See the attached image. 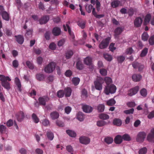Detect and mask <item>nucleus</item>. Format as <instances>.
<instances>
[{
  "mask_svg": "<svg viewBox=\"0 0 154 154\" xmlns=\"http://www.w3.org/2000/svg\"><path fill=\"white\" fill-rule=\"evenodd\" d=\"M17 120L19 122H21L24 118L25 115L23 112H20L17 115Z\"/></svg>",
  "mask_w": 154,
  "mask_h": 154,
  "instance_id": "aec40b11",
  "label": "nucleus"
},
{
  "mask_svg": "<svg viewBox=\"0 0 154 154\" xmlns=\"http://www.w3.org/2000/svg\"><path fill=\"white\" fill-rule=\"evenodd\" d=\"M116 103L115 100L114 99H111L106 102L107 104L109 106H112L113 105Z\"/></svg>",
  "mask_w": 154,
  "mask_h": 154,
  "instance_id": "37998d69",
  "label": "nucleus"
},
{
  "mask_svg": "<svg viewBox=\"0 0 154 154\" xmlns=\"http://www.w3.org/2000/svg\"><path fill=\"white\" fill-rule=\"evenodd\" d=\"M103 57L106 60L108 61H111L112 59V56L107 54H103Z\"/></svg>",
  "mask_w": 154,
  "mask_h": 154,
  "instance_id": "e433bc0d",
  "label": "nucleus"
},
{
  "mask_svg": "<svg viewBox=\"0 0 154 154\" xmlns=\"http://www.w3.org/2000/svg\"><path fill=\"white\" fill-rule=\"evenodd\" d=\"M80 81V79L78 77H74L72 78V82L75 85H78Z\"/></svg>",
  "mask_w": 154,
  "mask_h": 154,
  "instance_id": "473e14b6",
  "label": "nucleus"
},
{
  "mask_svg": "<svg viewBox=\"0 0 154 154\" xmlns=\"http://www.w3.org/2000/svg\"><path fill=\"white\" fill-rule=\"evenodd\" d=\"M42 123L44 126H47L50 125V122L48 119H45L42 121Z\"/></svg>",
  "mask_w": 154,
  "mask_h": 154,
  "instance_id": "864d4df0",
  "label": "nucleus"
},
{
  "mask_svg": "<svg viewBox=\"0 0 154 154\" xmlns=\"http://www.w3.org/2000/svg\"><path fill=\"white\" fill-rule=\"evenodd\" d=\"M2 17V18L7 21H8L9 20L10 17L9 14L6 12H4L1 15Z\"/></svg>",
  "mask_w": 154,
  "mask_h": 154,
  "instance_id": "b1692460",
  "label": "nucleus"
},
{
  "mask_svg": "<svg viewBox=\"0 0 154 154\" xmlns=\"http://www.w3.org/2000/svg\"><path fill=\"white\" fill-rule=\"evenodd\" d=\"M64 91L63 90H60L57 91V95L59 98H62L64 96Z\"/></svg>",
  "mask_w": 154,
  "mask_h": 154,
  "instance_id": "8fccbe9b",
  "label": "nucleus"
},
{
  "mask_svg": "<svg viewBox=\"0 0 154 154\" xmlns=\"http://www.w3.org/2000/svg\"><path fill=\"white\" fill-rule=\"evenodd\" d=\"M77 118L80 121H82L84 118V116L81 112H79L78 113Z\"/></svg>",
  "mask_w": 154,
  "mask_h": 154,
  "instance_id": "c85d7f7f",
  "label": "nucleus"
},
{
  "mask_svg": "<svg viewBox=\"0 0 154 154\" xmlns=\"http://www.w3.org/2000/svg\"><path fill=\"white\" fill-rule=\"evenodd\" d=\"M134 111V108H131L130 109L125 110L124 111V112L126 114H133Z\"/></svg>",
  "mask_w": 154,
  "mask_h": 154,
  "instance_id": "13d9d810",
  "label": "nucleus"
},
{
  "mask_svg": "<svg viewBox=\"0 0 154 154\" xmlns=\"http://www.w3.org/2000/svg\"><path fill=\"white\" fill-rule=\"evenodd\" d=\"M116 87L113 84L106 85L104 90V93L106 95H108L109 93L114 94L116 92Z\"/></svg>",
  "mask_w": 154,
  "mask_h": 154,
  "instance_id": "7ed1b4c3",
  "label": "nucleus"
},
{
  "mask_svg": "<svg viewBox=\"0 0 154 154\" xmlns=\"http://www.w3.org/2000/svg\"><path fill=\"white\" fill-rule=\"evenodd\" d=\"M120 3V2L118 0H114L111 2V5L112 8H116L119 6Z\"/></svg>",
  "mask_w": 154,
  "mask_h": 154,
  "instance_id": "c756f323",
  "label": "nucleus"
},
{
  "mask_svg": "<svg viewBox=\"0 0 154 154\" xmlns=\"http://www.w3.org/2000/svg\"><path fill=\"white\" fill-rule=\"evenodd\" d=\"M72 75V72L70 70H68L66 71L65 73V75L68 77H70Z\"/></svg>",
  "mask_w": 154,
  "mask_h": 154,
  "instance_id": "e2e57ef3",
  "label": "nucleus"
},
{
  "mask_svg": "<svg viewBox=\"0 0 154 154\" xmlns=\"http://www.w3.org/2000/svg\"><path fill=\"white\" fill-rule=\"evenodd\" d=\"M148 48H144L140 54V56L141 57L145 56L148 53Z\"/></svg>",
  "mask_w": 154,
  "mask_h": 154,
  "instance_id": "f704fd0d",
  "label": "nucleus"
},
{
  "mask_svg": "<svg viewBox=\"0 0 154 154\" xmlns=\"http://www.w3.org/2000/svg\"><path fill=\"white\" fill-rule=\"evenodd\" d=\"M149 45H154V35L150 36L149 39Z\"/></svg>",
  "mask_w": 154,
  "mask_h": 154,
  "instance_id": "6e6d98bb",
  "label": "nucleus"
},
{
  "mask_svg": "<svg viewBox=\"0 0 154 154\" xmlns=\"http://www.w3.org/2000/svg\"><path fill=\"white\" fill-rule=\"evenodd\" d=\"M146 134L144 132H140L139 133L137 136L136 141L138 142H143L146 137Z\"/></svg>",
  "mask_w": 154,
  "mask_h": 154,
  "instance_id": "423d86ee",
  "label": "nucleus"
},
{
  "mask_svg": "<svg viewBox=\"0 0 154 154\" xmlns=\"http://www.w3.org/2000/svg\"><path fill=\"white\" fill-rule=\"evenodd\" d=\"M99 118L102 119L106 120L109 119V116L105 113H101L99 115Z\"/></svg>",
  "mask_w": 154,
  "mask_h": 154,
  "instance_id": "cd10ccee",
  "label": "nucleus"
},
{
  "mask_svg": "<svg viewBox=\"0 0 154 154\" xmlns=\"http://www.w3.org/2000/svg\"><path fill=\"white\" fill-rule=\"evenodd\" d=\"M50 116L52 119L55 120L59 118V114L57 112L54 111L50 113Z\"/></svg>",
  "mask_w": 154,
  "mask_h": 154,
  "instance_id": "f3484780",
  "label": "nucleus"
},
{
  "mask_svg": "<svg viewBox=\"0 0 154 154\" xmlns=\"http://www.w3.org/2000/svg\"><path fill=\"white\" fill-rule=\"evenodd\" d=\"M125 59V57L123 56H120L117 57V60L119 63H122Z\"/></svg>",
  "mask_w": 154,
  "mask_h": 154,
  "instance_id": "680f3d73",
  "label": "nucleus"
},
{
  "mask_svg": "<svg viewBox=\"0 0 154 154\" xmlns=\"http://www.w3.org/2000/svg\"><path fill=\"white\" fill-rule=\"evenodd\" d=\"M37 79L39 81H43L45 78L44 75L43 74H38L36 75Z\"/></svg>",
  "mask_w": 154,
  "mask_h": 154,
  "instance_id": "49530a36",
  "label": "nucleus"
},
{
  "mask_svg": "<svg viewBox=\"0 0 154 154\" xmlns=\"http://www.w3.org/2000/svg\"><path fill=\"white\" fill-rule=\"evenodd\" d=\"M105 81L107 85H109L112 82V79L108 77H105L104 79V81Z\"/></svg>",
  "mask_w": 154,
  "mask_h": 154,
  "instance_id": "2f4dec72",
  "label": "nucleus"
},
{
  "mask_svg": "<svg viewBox=\"0 0 154 154\" xmlns=\"http://www.w3.org/2000/svg\"><path fill=\"white\" fill-rule=\"evenodd\" d=\"M12 65L15 68H17L19 66V63L17 60H14L12 62Z\"/></svg>",
  "mask_w": 154,
  "mask_h": 154,
  "instance_id": "69168bd1",
  "label": "nucleus"
},
{
  "mask_svg": "<svg viewBox=\"0 0 154 154\" xmlns=\"http://www.w3.org/2000/svg\"><path fill=\"white\" fill-rule=\"evenodd\" d=\"M82 109L83 111L86 113H90L93 110V108L89 105H85L83 106Z\"/></svg>",
  "mask_w": 154,
  "mask_h": 154,
  "instance_id": "f8f14e48",
  "label": "nucleus"
},
{
  "mask_svg": "<svg viewBox=\"0 0 154 154\" xmlns=\"http://www.w3.org/2000/svg\"><path fill=\"white\" fill-rule=\"evenodd\" d=\"M122 136L120 135H118L115 137L114 141L116 144H119L122 142Z\"/></svg>",
  "mask_w": 154,
  "mask_h": 154,
  "instance_id": "dca6fc26",
  "label": "nucleus"
},
{
  "mask_svg": "<svg viewBox=\"0 0 154 154\" xmlns=\"http://www.w3.org/2000/svg\"><path fill=\"white\" fill-rule=\"evenodd\" d=\"M76 67L78 69L81 70L82 69L83 65L82 63L81 62L78 61L76 63Z\"/></svg>",
  "mask_w": 154,
  "mask_h": 154,
  "instance_id": "5fc2aeb1",
  "label": "nucleus"
},
{
  "mask_svg": "<svg viewBox=\"0 0 154 154\" xmlns=\"http://www.w3.org/2000/svg\"><path fill=\"white\" fill-rule=\"evenodd\" d=\"M64 94L66 97H69L71 95L72 90L69 87H67L64 91Z\"/></svg>",
  "mask_w": 154,
  "mask_h": 154,
  "instance_id": "6ab92c4d",
  "label": "nucleus"
},
{
  "mask_svg": "<svg viewBox=\"0 0 154 154\" xmlns=\"http://www.w3.org/2000/svg\"><path fill=\"white\" fill-rule=\"evenodd\" d=\"M110 40V38L109 37L103 39L99 44V48L101 49L106 48L109 45Z\"/></svg>",
  "mask_w": 154,
  "mask_h": 154,
  "instance_id": "39448f33",
  "label": "nucleus"
},
{
  "mask_svg": "<svg viewBox=\"0 0 154 154\" xmlns=\"http://www.w3.org/2000/svg\"><path fill=\"white\" fill-rule=\"evenodd\" d=\"M123 31V29L121 27H118L116 28L115 30V35L116 36L121 34Z\"/></svg>",
  "mask_w": 154,
  "mask_h": 154,
  "instance_id": "bb28decb",
  "label": "nucleus"
},
{
  "mask_svg": "<svg viewBox=\"0 0 154 154\" xmlns=\"http://www.w3.org/2000/svg\"><path fill=\"white\" fill-rule=\"evenodd\" d=\"M127 105L129 107H134L135 105L136 104L134 102H130L127 103Z\"/></svg>",
  "mask_w": 154,
  "mask_h": 154,
  "instance_id": "0e129e2a",
  "label": "nucleus"
},
{
  "mask_svg": "<svg viewBox=\"0 0 154 154\" xmlns=\"http://www.w3.org/2000/svg\"><path fill=\"white\" fill-rule=\"evenodd\" d=\"M67 134L72 137H75L76 136V133L73 131L68 130L66 131Z\"/></svg>",
  "mask_w": 154,
  "mask_h": 154,
  "instance_id": "72a5a7b5",
  "label": "nucleus"
},
{
  "mask_svg": "<svg viewBox=\"0 0 154 154\" xmlns=\"http://www.w3.org/2000/svg\"><path fill=\"white\" fill-rule=\"evenodd\" d=\"M92 61V58L89 57H87L84 60L85 63L87 65H90Z\"/></svg>",
  "mask_w": 154,
  "mask_h": 154,
  "instance_id": "a878e982",
  "label": "nucleus"
},
{
  "mask_svg": "<svg viewBox=\"0 0 154 154\" xmlns=\"http://www.w3.org/2000/svg\"><path fill=\"white\" fill-rule=\"evenodd\" d=\"M32 117L33 122L36 123H37L39 122V119L37 116V115L34 113L32 114Z\"/></svg>",
  "mask_w": 154,
  "mask_h": 154,
  "instance_id": "4c0bfd02",
  "label": "nucleus"
},
{
  "mask_svg": "<svg viewBox=\"0 0 154 154\" xmlns=\"http://www.w3.org/2000/svg\"><path fill=\"white\" fill-rule=\"evenodd\" d=\"M66 26L68 30L69 34L70 36V37L72 40H74L75 37L73 33L72 32L70 28L69 25L66 24Z\"/></svg>",
  "mask_w": 154,
  "mask_h": 154,
  "instance_id": "c9c22d12",
  "label": "nucleus"
},
{
  "mask_svg": "<svg viewBox=\"0 0 154 154\" xmlns=\"http://www.w3.org/2000/svg\"><path fill=\"white\" fill-rule=\"evenodd\" d=\"M73 54V51L71 50L67 51L66 54V56L67 59H69L71 57Z\"/></svg>",
  "mask_w": 154,
  "mask_h": 154,
  "instance_id": "a18cd8bd",
  "label": "nucleus"
},
{
  "mask_svg": "<svg viewBox=\"0 0 154 154\" xmlns=\"http://www.w3.org/2000/svg\"><path fill=\"white\" fill-rule=\"evenodd\" d=\"M15 82L18 88V91L21 92L22 90L20 80L18 78L16 77L15 79Z\"/></svg>",
  "mask_w": 154,
  "mask_h": 154,
  "instance_id": "a211bd4d",
  "label": "nucleus"
},
{
  "mask_svg": "<svg viewBox=\"0 0 154 154\" xmlns=\"http://www.w3.org/2000/svg\"><path fill=\"white\" fill-rule=\"evenodd\" d=\"M147 140L149 142H154V134H149L148 135L147 137Z\"/></svg>",
  "mask_w": 154,
  "mask_h": 154,
  "instance_id": "7c9ffc66",
  "label": "nucleus"
},
{
  "mask_svg": "<svg viewBox=\"0 0 154 154\" xmlns=\"http://www.w3.org/2000/svg\"><path fill=\"white\" fill-rule=\"evenodd\" d=\"M100 72L102 75L106 76L107 75V71L105 69H100Z\"/></svg>",
  "mask_w": 154,
  "mask_h": 154,
  "instance_id": "052dcab7",
  "label": "nucleus"
},
{
  "mask_svg": "<svg viewBox=\"0 0 154 154\" xmlns=\"http://www.w3.org/2000/svg\"><path fill=\"white\" fill-rule=\"evenodd\" d=\"M54 80V76L53 75H50L47 78L46 81L47 82H52Z\"/></svg>",
  "mask_w": 154,
  "mask_h": 154,
  "instance_id": "bf43d9fd",
  "label": "nucleus"
},
{
  "mask_svg": "<svg viewBox=\"0 0 154 154\" xmlns=\"http://www.w3.org/2000/svg\"><path fill=\"white\" fill-rule=\"evenodd\" d=\"M141 78V76L139 74H134L132 76V79L134 82L140 81Z\"/></svg>",
  "mask_w": 154,
  "mask_h": 154,
  "instance_id": "412c9836",
  "label": "nucleus"
},
{
  "mask_svg": "<svg viewBox=\"0 0 154 154\" xmlns=\"http://www.w3.org/2000/svg\"><path fill=\"white\" fill-rule=\"evenodd\" d=\"M15 37L16 38L17 42L20 44H22L24 40L23 36L21 35H16Z\"/></svg>",
  "mask_w": 154,
  "mask_h": 154,
  "instance_id": "2eb2a0df",
  "label": "nucleus"
},
{
  "mask_svg": "<svg viewBox=\"0 0 154 154\" xmlns=\"http://www.w3.org/2000/svg\"><path fill=\"white\" fill-rule=\"evenodd\" d=\"M55 65L54 63L53 62L50 63L45 67V71L47 73L52 72L55 69Z\"/></svg>",
  "mask_w": 154,
  "mask_h": 154,
  "instance_id": "20e7f679",
  "label": "nucleus"
},
{
  "mask_svg": "<svg viewBox=\"0 0 154 154\" xmlns=\"http://www.w3.org/2000/svg\"><path fill=\"white\" fill-rule=\"evenodd\" d=\"M26 64L28 67L31 69H33L34 68V66L33 63L29 61H27Z\"/></svg>",
  "mask_w": 154,
  "mask_h": 154,
  "instance_id": "79ce46f5",
  "label": "nucleus"
},
{
  "mask_svg": "<svg viewBox=\"0 0 154 154\" xmlns=\"http://www.w3.org/2000/svg\"><path fill=\"white\" fill-rule=\"evenodd\" d=\"M79 140L82 144L87 145L90 143V139L88 137L82 136L79 137Z\"/></svg>",
  "mask_w": 154,
  "mask_h": 154,
  "instance_id": "0eeeda50",
  "label": "nucleus"
},
{
  "mask_svg": "<svg viewBox=\"0 0 154 154\" xmlns=\"http://www.w3.org/2000/svg\"><path fill=\"white\" fill-rule=\"evenodd\" d=\"M105 109V106L103 104H99L97 106V109L99 112H103Z\"/></svg>",
  "mask_w": 154,
  "mask_h": 154,
  "instance_id": "393cba45",
  "label": "nucleus"
},
{
  "mask_svg": "<svg viewBox=\"0 0 154 154\" xmlns=\"http://www.w3.org/2000/svg\"><path fill=\"white\" fill-rule=\"evenodd\" d=\"M56 124L57 126L60 127H63L64 125L63 122L58 120L56 121Z\"/></svg>",
  "mask_w": 154,
  "mask_h": 154,
  "instance_id": "774afa93",
  "label": "nucleus"
},
{
  "mask_svg": "<svg viewBox=\"0 0 154 154\" xmlns=\"http://www.w3.org/2000/svg\"><path fill=\"white\" fill-rule=\"evenodd\" d=\"M113 124L115 125L119 126L121 125L122 122L121 120L119 119L115 118L113 120Z\"/></svg>",
  "mask_w": 154,
  "mask_h": 154,
  "instance_id": "4be33fe9",
  "label": "nucleus"
},
{
  "mask_svg": "<svg viewBox=\"0 0 154 154\" xmlns=\"http://www.w3.org/2000/svg\"><path fill=\"white\" fill-rule=\"evenodd\" d=\"M143 19L140 17L136 18L134 21V25L136 27H139L141 26L143 22Z\"/></svg>",
  "mask_w": 154,
  "mask_h": 154,
  "instance_id": "6e6552de",
  "label": "nucleus"
},
{
  "mask_svg": "<svg viewBox=\"0 0 154 154\" xmlns=\"http://www.w3.org/2000/svg\"><path fill=\"white\" fill-rule=\"evenodd\" d=\"M140 93L142 96L145 97L147 94V91L145 89L143 88L140 91Z\"/></svg>",
  "mask_w": 154,
  "mask_h": 154,
  "instance_id": "4d7b16f0",
  "label": "nucleus"
},
{
  "mask_svg": "<svg viewBox=\"0 0 154 154\" xmlns=\"http://www.w3.org/2000/svg\"><path fill=\"white\" fill-rule=\"evenodd\" d=\"M93 6L91 5H86L85 7L86 11L88 13H90L91 12V10H93V9L94 8H93Z\"/></svg>",
  "mask_w": 154,
  "mask_h": 154,
  "instance_id": "09e8293b",
  "label": "nucleus"
},
{
  "mask_svg": "<svg viewBox=\"0 0 154 154\" xmlns=\"http://www.w3.org/2000/svg\"><path fill=\"white\" fill-rule=\"evenodd\" d=\"M72 110L71 108L69 106H67L65 107L64 110L66 113L67 114H69Z\"/></svg>",
  "mask_w": 154,
  "mask_h": 154,
  "instance_id": "338daca9",
  "label": "nucleus"
},
{
  "mask_svg": "<svg viewBox=\"0 0 154 154\" xmlns=\"http://www.w3.org/2000/svg\"><path fill=\"white\" fill-rule=\"evenodd\" d=\"M149 37V35L146 32H144L142 35V39L144 41H147Z\"/></svg>",
  "mask_w": 154,
  "mask_h": 154,
  "instance_id": "ea45409f",
  "label": "nucleus"
},
{
  "mask_svg": "<svg viewBox=\"0 0 154 154\" xmlns=\"http://www.w3.org/2000/svg\"><path fill=\"white\" fill-rule=\"evenodd\" d=\"M38 100L39 104L45 106L46 104V102L49 100V98L48 97L43 96L42 97H39Z\"/></svg>",
  "mask_w": 154,
  "mask_h": 154,
  "instance_id": "1a4fd4ad",
  "label": "nucleus"
},
{
  "mask_svg": "<svg viewBox=\"0 0 154 154\" xmlns=\"http://www.w3.org/2000/svg\"><path fill=\"white\" fill-rule=\"evenodd\" d=\"M132 65L134 69L138 68L139 71H141L144 67L143 65L135 62L133 63Z\"/></svg>",
  "mask_w": 154,
  "mask_h": 154,
  "instance_id": "9b49d317",
  "label": "nucleus"
},
{
  "mask_svg": "<svg viewBox=\"0 0 154 154\" xmlns=\"http://www.w3.org/2000/svg\"><path fill=\"white\" fill-rule=\"evenodd\" d=\"M49 17L48 16L45 15L41 17L39 20V23L41 24L46 23L49 20Z\"/></svg>",
  "mask_w": 154,
  "mask_h": 154,
  "instance_id": "ddd939ff",
  "label": "nucleus"
},
{
  "mask_svg": "<svg viewBox=\"0 0 154 154\" xmlns=\"http://www.w3.org/2000/svg\"><path fill=\"white\" fill-rule=\"evenodd\" d=\"M52 32L54 35L58 36L60 34L61 30L58 27H55L53 29Z\"/></svg>",
  "mask_w": 154,
  "mask_h": 154,
  "instance_id": "4468645a",
  "label": "nucleus"
},
{
  "mask_svg": "<svg viewBox=\"0 0 154 154\" xmlns=\"http://www.w3.org/2000/svg\"><path fill=\"white\" fill-rule=\"evenodd\" d=\"M106 123L103 120H100L97 122V125L99 127H102L106 125Z\"/></svg>",
  "mask_w": 154,
  "mask_h": 154,
  "instance_id": "de8ad7c7",
  "label": "nucleus"
},
{
  "mask_svg": "<svg viewBox=\"0 0 154 154\" xmlns=\"http://www.w3.org/2000/svg\"><path fill=\"white\" fill-rule=\"evenodd\" d=\"M86 22L84 21H82L80 22H79L78 23V25L82 29H84L85 27Z\"/></svg>",
  "mask_w": 154,
  "mask_h": 154,
  "instance_id": "603ef678",
  "label": "nucleus"
},
{
  "mask_svg": "<svg viewBox=\"0 0 154 154\" xmlns=\"http://www.w3.org/2000/svg\"><path fill=\"white\" fill-rule=\"evenodd\" d=\"M0 80L1 81L2 86L7 90H9L10 88V84L7 81H10L11 79L8 76H5L2 75H0Z\"/></svg>",
  "mask_w": 154,
  "mask_h": 154,
  "instance_id": "f257e3e1",
  "label": "nucleus"
},
{
  "mask_svg": "<svg viewBox=\"0 0 154 154\" xmlns=\"http://www.w3.org/2000/svg\"><path fill=\"white\" fill-rule=\"evenodd\" d=\"M147 149L146 147H144L140 149L138 151L139 154H146Z\"/></svg>",
  "mask_w": 154,
  "mask_h": 154,
  "instance_id": "58836bf2",
  "label": "nucleus"
},
{
  "mask_svg": "<svg viewBox=\"0 0 154 154\" xmlns=\"http://www.w3.org/2000/svg\"><path fill=\"white\" fill-rule=\"evenodd\" d=\"M104 140L105 142L108 144L111 143L113 141L112 138L109 137H106Z\"/></svg>",
  "mask_w": 154,
  "mask_h": 154,
  "instance_id": "3c124183",
  "label": "nucleus"
},
{
  "mask_svg": "<svg viewBox=\"0 0 154 154\" xmlns=\"http://www.w3.org/2000/svg\"><path fill=\"white\" fill-rule=\"evenodd\" d=\"M104 82V79L102 77H98L94 82L95 88L100 91L102 89V84Z\"/></svg>",
  "mask_w": 154,
  "mask_h": 154,
  "instance_id": "f03ea898",
  "label": "nucleus"
},
{
  "mask_svg": "<svg viewBox=\"0 0 154 154\" xmlns=\"http://www.w3.org/2000/svg\"><path fill=\"white\" fill-rule=\"evenodd\" d=\"M151 18V16L150 14H148L145 16L144 22V24L145 25H147L150 21Z\"/></svg>",
  "mask_w": 154,
  "mask_h": 154,
  "instance_id": "5701e85b",
  "label": "nucleus"
},
{
  "mask_svg": "<svg viewBox=\"0 0 154 154\" xmlns=\"http://www.w3.org/2000/svg\"><path fill=\"white\" fill-rule=\"evenodd\" d=\"M139 89L138 86H136L134 88L130 89L128 91V95L132 96L136 94Z\"/></svg>",
  "mask_w": 154,
  "mask_h": 154,
  "instance_id": "9d476101",
  "label": "nucleus"
},
{
  "mask_svg": "<svg viewBox=\"0 0 154 154\" xmlns=\"http://www.w3.org/2000/svg\"><path fill=\"white\" fill-rule=\"evenodd\" d=\"M47 135L48 139L51 140H53L54 137V135L53 133L51 131H47Z\"/></svg>",
  "mask_w": 154,
  "mask_h": 154,
  "instance_id": "a19ab883",
  "label": "nucleus"
},
{
  "mask_svg": "<svg viewBox=\"0 0 154 154\" xmlns=\"http://www.w3.org/2000/svg\"><path fill=\"white\" fill-rule=\"evenodd\" d=\"M122 137V139H123L125 141H129L131 140V138L130 136L129 135L127 134H124Z\"/></svg>",
  "mask_w": 154,
  "mask_h": 154,
  "instance_id": "c03bdc74",
  "label": "nucleus"
}]
</instances>
